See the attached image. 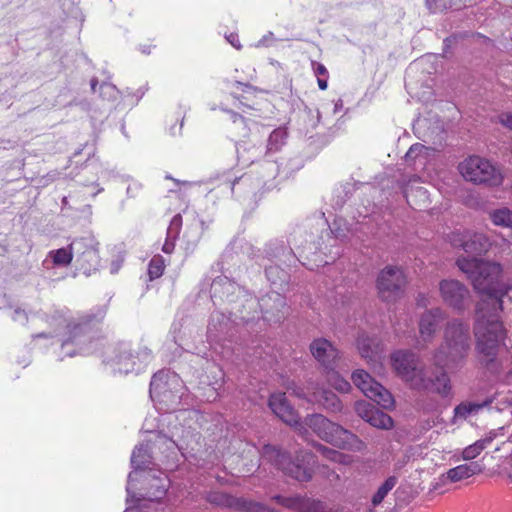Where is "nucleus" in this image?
<instances>
[{"mask_svg": "<svg viewBox=\"0 0 512 512\" xmlns=\"http://www.w3.org/2000/svg\"><path fill=\"white\" fill-rule=\"evenodd\" d=\"M457 266L471 280L475 291L481 296L476 305L473 332L479 353L493 357L507 337L501 319L502 297L508 287L500 281L502 268L499 263L477 258L461 257Z\"/></svg>", "mask_w": 512, "mask_h": 512, "instance_id": "f257e3e1", "label": "nucleus"}, {"mask_svg": "<svg viewBox=\"0 0 512 512\" xmlns=\"http://www.w3.org/2000/svg\"><path fill=\"white\" fill-rule=\"evenodd\" d=\"M106 314L104 307H98L87 313L72 314L67 309H57L46 315L48 330L34 335V339H51L52 344H59V359L88 355L95 352L98 340L94 341L87 334L89 324L101 321Z\"/></svg>", "mask_w": 512, "mask_h": 512, "instance_id": "f03ea898", "label": "nucleus"}, {"mask_svg": "<svg viewBox=\"0 0 512 512\" xmlns=\"http://www.w3.org/2000/svg\"><path fill=\"white\" fill-rule=\"evenodd\" d=\"M197 412L193 410H180L176 415H169L163 421L168 423L170 436L156 435L155 447L167 454L164 456L170 467L178 461L179 452L183 449V444H188L190 438L194 436L193 425Z\"/></svg>", "mask_w": 512, "mask_h": 512, "instance_id": "7ed1b4c3", "label": "nucleus"}, {"mask_svg": "<svg viewBox=\"0 0 512 512\" xmlns=\"http://www.w3.org/2000/svg\"><path fill=\"white\" fill-rule=\"evenodd\" d=\"M470 348V326L458 319L447 323L444 341L433 356L435 366H457L467 355Z\"/></svg>", "mask_w": 512, "mask_h": 512, "instance_id": "20e7f679", "label": "nucleus"}, {"mask_svg": "<svg viewBox=\"0 0 512 512\" xmlns=\"http://www.w3.org/2000/svg\"><path fill=\"white\" fill-rule=\"evenodd\" d=\"M184 394L183 382L174 372L161 370L153 375L150 382V397L156 404L161 405L159 409L170 411L167 416L176 415L181 410L176 411V408Z\"/></svg>", "mask_w": 512, "mask_h": 512, "instance_id": "39448f33", "label": "nucleus"}, {"mask_svg": "<svg viewBox=\"0 0 512 512\" xmlns=\"http://www.w3.org/2000/svg\"><path fill=\"white\" fill-rule=\"evenodd\" d=\"M151 360L152 354L147 347L133 353L128 343H119L106 349L103 362L113 373L128 374L141 372Z\"/></svg>", "mask_w": 512, "mask_h": 512, "instance_id": "423d86ee", "label": "nucleus"}, {"mask_svg": "<svg viewBox=\"0 0 512 512\" xmlns=\"http://www.w3.org/2000/svg\"><path fill=\"white\" fill-rule=\"evenodd\" d=\"M304 428H310L315 434L326 442L342 449L361 451L364 449V443L353 433L331 422L321 414L307 416L302 423ZM305 434H302L305 436Z\"/></svg>", "mask_w": 512, "mask_h": 512, "instance_id": "0eeeda50", "label": "nucleus"}, {"mask_svg": "<svg viewBox=\"0 0 512 512\" xmlns=\"http://www.w3.org/2000/svg\"><path fill=\"white\" fill-rule=\"evenodd\" d=\"M263 461L273 463L284 474L298 480L309 481L313 476L314 456L309 452H300L294 461L274 446L265 445L261 451Z\"/></svg>", "mask_w": 512, "mask_h": 512, "instance_id": "6e6552de", "label": "nucleus"}, {"mask_svg": "<svg viewBox=\"0 0 512 512\" xmlns=\"http://www.w3.org/2000/svg\"><path fill=\"white\" fill-rule=\"evenodd\" d=\"M141 480L147 492L145 494H140L142 498H137L135 491L137 488V482H134L135 487L132 490L130 502H128V498L126 502L128 507L127 510H131V512H150V508L147 506V502H154L161 500L165 495L169 487V479L167 476L161 471H155L151 468L147 470V472H143L138 476V481ZM156 512H165L164 510L156 511Z\"/></svg>", "mask_w": 512, "mask_h": 512, "instance_id": "1a4fd4ad", "label": "nucleus"}, {"mask_svg": "<svg viewBox=\"0 0 512 512\" xmlns=\"http://www.w3.org/2000/svg\"><path fill=\"white\" fill-rule=\"evenodd\" d=\"M458 170L466 181L474 184L496 186L502 182V175L498 169L489 160L479 156L464 159L460 162Z\"/></svg>", "mask_w": 512, "mask_h": 512, "instance_id": "9d476101", "label": "nucleus"}, {"mask_svg": "<svg viewBox=\"0 0 512 512\" xmlns=\"http://www.w3.org/2000/svg\"><path fill=\"white\" fill-rule=\"evenodd\" d=\"M260 167L263 172L261 178L255 179L252 175L245 174L235 179L230 185L232 193L239 197L242 195L256 196L260 190L270 188L272 185L271 181L279 173V166L275 160H264L261 162Z\"/></svg>", "mask_w": 512, "mask_h": 512, "instance_id": "9b49d317", "label": "nucleus"}, {"mask_svg": "<svg viewBox=\"0 0 512 512\" xmlns=\"http://www.w3.org/2000/svg\"><path fill=\"white\" fill-rule=\"evenodd\" d=\"M72 249L76 268L83 274L90 276L99 269V242L93 235L73 239Z\"/></svg>", "mask_w": 512, "mask_h": 512, "instance_id": "f8f14e48", "label": "nucleus"}, {"mask_svg": "<svg viewBox=\"0 0 512 512\" xmlns=\"http://www.w3.org/2000/svg\"><path fill=\"white\" fill-rule=\"evenodd\" d=\"M391 364L397 375L412 388L423 385L422 373L424 369L419 366L416 354L410 351L398 350L391 355Z\"/></svg>", "mask_w": 512, "mask_h": 512, "instance_id": "ddd939ff", "label": "nucleus"}, {"mask_svg": "<svg viewBox=\"0 0 512 512\" xmlns=\"http://www.w3.org/2000/svg\"><path fill=\"white\" fill-rule=\"evenodd\" d=\"M352 381L366 397L373 400L382 408L389 409L393 407L394 398L392 394L380 383L375 381L366 371L361 369L354 371Z\"/></svg>", "mask_w": 512, "mask_h": 512, "instance_id": "4468645a", "label": "nucleus"}, {"mask_svg": "<svg viewBox=\"0 0 512 512\" xmlns=\"http://www.w3.org/2000/svg\"><path fill=\"white\" fill-rule=\"evenodd\" d=\"M406 277L398 267H386L377 278V289L380 297L387 302H394L403 294Z\"/></svg>", "mask_w": 512, "mask_h": 512, "instance_id": "2eb2a0df", "label": "nucleus"}, {"mask_svg": "<svg viewBox=\"0 0 512 512\" xmlns=\"http://www.w3.org/2000/svg\"><path fill=\"white\" fill-rule=\"evenodd\" d=\"M304 391L293 384L292 387H288V390H292V393L300 398H305L309 402H316L321 404L326 410L331 412H339L342 409V404L339 398L331 391L323 388H319L318 384L313 380H308Z\"/></svg>", "mask_w": 512, "mask_h": 512, "instance_id": "dca6fc26", "label": "nucleus"}, {"mask_svg": "<svg viewBox=\"0 0 512 512\" xmlns=\"http://www.w3.org/2000/svg\"><path fill=\"white\" fill-rule=\"evenodd\" d=\"M211 296L213 299H226L229 302H234L233 296H236L237 299L245 298L246 304L244 308H246V306L250 308L256 304V299L252 297L247 298L248 296L245 291L226 276H219L213 280L211 284Z\"/></svg>", "mask_w": 512, "mask_h": 512, "instance_id": "f3484780", "label": "nucleus"}, {"mask_svg": "<svg viewBox=\"0 0 512 512\" xmlns=\"http://www.w3.org/2000/svg\"><path fill=\"white\" fill-rule=\"evenodd\" d=\"M356 346L360 356L370 364L373 369L380 370L383 364V347L376 337L365 332L359 333Z\"/></svg>", "mask_w": 512, "mask_h": 512, "instance_id": "a211bd4d", "label": "nucleus"}, {"mask_svg": "<svg viewBox=\"0 0 512 512\" xmlns=\"http://www.w3.org/2000/svg\"><path fill=\"white\" fill-rule=\"evenodd\" d=\"M152 455L150 453V447L148 443H141L137 445L131 455V465L133 467V471H131L128 475V481L126 486V492L128 493V502H130V497L133 488L135 487L134 482H138V476L143 472H147L146 468L149 467L151 462Z\"/></svg>", "mask_w": 512, "mask_h": 512, "instance_id": "6ab92c4d", "label": "nucleus"}, {"mask_svg": "<svg viewBox=\"0 0 512 512\" xmlns=\"http://www.w3.org/2000/svg\"><path fill=\"white\" fill-rule=\"evenodd\" d=\"M450 242L454 247H461L466 253L471 254H481L490 247L489 240L484 234L470 231L452 233Z\"/></svg>", "mask_w": 512, "mask_h": 512, "instance_id": "aec40b11", "label": "nucleus"}, {"mask_svg": "<svg viewBox=\"0 0 512 512\" xmlns=\"http://www.w3.org/2000/svg\"><path fill=\"white\" fill-rule=\"evenodd\" d=\"M439 291L443 301L457 310L465 308V302L469 298V290L461 282L454 279L442 280Z\"/></svg>", "mask_w": 512, "mask_h": 512, "instance_id": "412c9836", "label": "nucleus"}, {"mask_svg": "<svg viewBox=\"0 0 512 512\" xmlns=\"http://www.w3.org/2000/svg\"><path fill=\"white\" fill-rule=\"evenodd\" d=\"M269 407L273 413L288 425L294 426L300 434H305L306 429L298 421V416L293 407L287 402L284 393H274L270 396Z\"/></svg>", "mask_w": 512, "mask_h": 512, "instance_id": "4be33fe9", "label": "nucleus"}, {"mask_svg": "<svg viewBox=\"0 0 512 512\" xmlns=\"http://www.w3.org/2000/svg\"><path fill=\"white\" fill-rule=\"evenodd\" d=\"M210 502L233 508L240 512H277L259 502H253L244 498L234 497L225 493H215L210 496Z\"/></svg>", "mask_w": 512, "mask_h": 512, "instance_id": "5701e85b", "label": "nucleus"}, {"mask_svg": "<svg viewBox=\"0 0 512 512\" xmlns=\"http://www.w3.org/2000/svg\"><path fill=\"white\" fill-rule=\"evenodd\" d=\"M263 318L268 322H279L287 310L285 298L277 291H271L258 301Z\"/></svg>", "mask_w": 512, "mask_h": 512, "instance_id": "b1692460", "label": "nucleus"}, {"mask_svg": "<svg viewBox=\"0 0 512 512\" xmlns=\"http://www.w3.org/2000/svg\"><path fill=\"white\" fill-rule=\"evenodd\" d=\"M273 499L280 505L296 512H331L327 504L318 499L302 496L283 497L280 495L274 496Z\"/></svg>", "mask_w": 512, "mask_h": 512, "instance_id": "393cba45", "label": "nucleus"}, {"mask_svg": "<svg viewBox=\"0 0 512 512\" xmlns=\"http://www.w3.org/2000/svg\"><path fill=\"white\" fill-rule=\"evenodd\" d=\"M355 411L359 417L374 427L390 429L393 426V420L388 414L376 409L367 401H357Z\"/></svg>", "mask_w": 512, "mask_h": 512, "instance_id": "a878e982", "label": "nucleus"}, {"mask_svg": "<svg viewBox=\"0 0 512 512\" xmlns=\"http://www.w3.org/2000/svg\"><path fill=\"white\" fill-rule=\"evenodd\" d=\"M313 357L326 369L335 367L339 352L336 347L325 338H317L310 344Z\"/></svg>", "mask_w": 512, "mask_h": 512, "instance_id": "bb28decb", "label": "nucleus"}, {"mask_svg": "<svg viewBox=\"0 0 512 512\" xmlns=\"http://www.w3.org/2000/svg\"><path fill=\"white\" fill-rule=\"evenodd\" d=\"M440 370L433 376H427L426 371L422 373L423 385H416L415 389H424L436 392L442 396H447L450 393V378L444 371L445 366H437Z\"/></svg>", "mask_w": 512, "mask_h": 512, "instance_id": "cd10ccee", "label": "nucleus"}, {"mask_svg": "<svg viewBox=\"0 0 512 512\" xmlns=\"http://www.w3.org/2000/svg\"><path fill=\"white\" fill-rule=\"evenodd\" d=\"M443 319L444 312L439 308L426 311L421 316L419 321V333L421 341L424 343L430 342L433 339Z\"/></svg>", "mask_w": 512, "mask_h": 512, "instance_id": "c85d7f7f", "label": "nucleus"}, {"mask_svg": "<svg viewBox=\"0 0 512 512\" xmlns=\"http://www.w3.org/2000/svg\"><path fill=\"white\" fill-rule=\"evenodd\" d=\"M234 320L224 313L215 311L212 313L208 324V338L211 341L226 339L233 328Z\"/></svg>", "mask_w": 512, "mask_h": 512, "instance_id": "c756f323", "label": "nucleus"}, {"mask_svg": "<svg viewBox=\"0 0 512 512\" xmlns=\"http://www.w3.org/2000/svg\"><path fill=\"white\" fill-rule=\"evenodd\" d=\"M236 152L238 162L243 166L260 161L265 156V149H263L262 145H256L251 139L237 144Z\"/></svg>", "mask_w": 512, "mask_h": 512, "instance_id": "7c9ffc66", "label": "nucleus"}, {"mask_svg": "<svg viewBox=\"0 0 512 512\" xmlns=\"http://www.w3.org/2000/svg\"><path fill=\"white\" fill-rule=\"evenodd\" d=\"M74 259L72 242L67 247H62L48 252L43 265L50 269L53 267H67Z\"/></svg>", "mask_w": 512, "mask_h": 512, "instance_id": "2f4dec72", "label": "nucleus"}, {"mask_svg": "<svg viewBox=\"0 0 512 512\" xmlns=\"http://www.w3.org/2000/svg\"><path fill=\"white\" fill-rule=\"evenodd\" d=\"M288 140V131L286 127L280 126L268 133L265 146V156L269 157L279 151L286 145Z\"/></svg>", "mask_w": 512, "mask_h": 512, "instance_id": "473e14b6", "label": "nucleus"}, {"mask_svg": "<svg viewBox=\"0 0 512 512\" xmlns=\"http://www.w3.org/2000/svg\"><path fill=\"white\" fill-rule=\"evenodd\" d=\"M434 153V150L422 144L416 143L410 147L405 155L408 163H411L416 169L424 167L428 158Z\"/></svg>", "mask_w": 512, "mask_h": 512, "instance_id": "72a5a7b5", "label": "nucleus"}, {"mask_svg": "<svg viewBox=\"0 0 512 512\" xmlns=\"http://www.w3.org/2000/svg\"><path fill=\"white\" fill-rule=\"evenodd\" d=\"M483 466L478 462L458 465L447 472V479L451 482H458L467 479L473 475L481 473Z\"/></svg>", "mask_w": 512, "mask_h": 512, "instance_id": "f704fd0d", "label": "nucleus"}, {"mask_svg": "<svg viewBox=\"0 0 512 512\" xmlns=\"http://www.w3.org/2000/svg\"><path fill=\"white\" fill-rule=\"evenodd\" d=\"M488 217L495 226L512 230V209L500 206L491 209Z\"/></svg>", "mask_w": 512, "mask_h": 512, "instance_id": "c9c22d12", "label": "nucleus"}, {"mask_svg": "<svg viewBox=\"0 0 512 512\" xmlns=\"http://www.w3.org/2000/svg\"><path fill=\"white\" fill-rule=\"evenodd\" d=\"M493 439L494 436L489 435L467 446L462 452L463 459L472 460L476 458L485 448H487L492 443Z\"/></svg>", "mask_w": 512, "mask_h": 512, "instance_id": "e433bc0d", "label": "nucleus"}, {"mask_svg": "<svg viewBox=\"0 0 512 512\" xmlns=\"http://www.w3.org/2000/svg\"><path fill=\"white\" fill-rule=\"evenodd\" d=\"M315 447L321 453V455L332 462L340 463L343 465H349L352 462L351 456L333 450L322 444H316Z\"/></svg>", "mask_w": 512, "mask_h": 512, "instance_id": "4c0bfd02", "label": "nucleus"}, {"mask_svg": "<svg viewBox=\"0 0 512 512\" xmlns=\"http://www.w3.org/2000/svg\"><path fill=\"white\" fill-rule=\"evenodd\" d=\"M326 378L328 383L338 392L348 393L351 390L350 383L336 372L334 368L326 369Z\"/></svg>", "mask_w": 512, "mask_h": 512, "instance_id": "58836bf2", "label": "nucleus"}, {"mask_svg": "<svg viewBox=\"0 0 512 512\" xmlns=\"http://www.w3.org/2000/svg\"><path fill=\"white\" fill-rule=\"evenodd\" d=\"M484 404L478 403H461L454 409V416L456 419H466L469 415L476 414Z\"/></svg>", "mask_w": 512, "mask_h": 512, "instance_id": "ea45409f", "label": "nucleus"}, {"mask_svg": "<svg viewBox=\"0 0 512 512\" xmlns=\"http://www.w3.org/2000/svg\"><path fill=\"white\" fill-rule=\"evenodd\" d=\"M265 273H266L267 279L273 285L282 284L287 279L286 272L282 268H280L278 265L266 267Z\"/></svg>", "mask_w": 512, "mask_h": 512, "instance_id": "a19ab883", "label": "nucleus"}, {"mask_svg": "<svg viewBox=\"0 0 512 512\" xmlns=\"http://www.w3.org/2000/svg\"><path fill=\"white\" fill-rule=\"evenodd\" d=\"M165 264L161 256H154L148 265V275L150 280L159 278L164 272Z\"/></svg>", "mask_w": 512, "mask_h": 512, "instance_id": "79ce46f5", "label": "nucleus"}, {"mask_svg": "<svg viewBox=\"0 0 512 512\" xmlns=\"http://www.w3.org/2000/svg\"><path fill=\"white\" fill-rule=\"evenodd\" d=\"M404 196L407 200V203L413 208H416L415 206H417V204L414 201L415 197L421 198L423 202H426V200L428 199L427 191L423 187H418L415 190H413L412 188L409 189L408 187H405Z\"/></svg>", "mask_w": 512, "mask_h": 512, "instance_id": "37998d69", "label": "nucleus"}, {"mask_svg": "<svg viewBox=\"0 0 512 512\" xmlns=\"http://www.w3.org/2000/svg\"><path fill=\"white\" fill-rule=\"evenodd\" d=\"M221 111L225 112L228 114L229 116V120H231L232 123H234L235 125L239 126V127H242L243 130H245L246 128H248L249 130L251 129L249 126H248V122L246 121V119L244 118L243 115L229 109L226 105L224 104H220L219 107H218Z\"/></svg>", "mask_w": 512, "mask_h": 512, "instance_id": "c03bdc74", "label": "nucleus"}, {"mask_svg": "<svg viewBox=\"0 0 512 512\" xmlns=\"http://www.w3.org/2000/svg\"><path fill=\"white\" fill-rule=\"evenodd\" d=\"M100 95L104 100L116 101L120 95V92L115 85L104 82L100 86Z\"/></svg>", "mask_w": 512, "mask_h": 512, "instance_id": "a18cd8bd", "label": "nucleus"}, {"mask_svg": "<svg viewBox=\"0 0 512 512\" xmlns=\"http://www.w3.org/2000/svg\"><path fill=\"white\" fill-rule=\"evenodd\" d=\"M276 252L274 253V257L279 259L284 264H292L295 258V254L291 248H286L284 246L276 248Z\"/></svg>", "mask_w": 512, "mask_h": 512, "instance_id": "49530a36", "label": "nucleus"}, {"mask_svg": "<svg viewBox=\"0 0 512 512\" xmlns=\"http://www.w3.org/2000/svg\"><path fill=\"white\" fill-rule=\"evenodd\" d=\"M182 226V217L180 214L175 215L168 226L167 236L168 239H176L180 233Z\"/></svg>", "mask_w": 512, "mask_h": 512, "instance_id": "de8ad7c7", "label": "nucleus"}, {"mask_svg": "<svg viewBox=\"0 0 512 512\" xmlns=\"http://www.w3.org/2000/svg\"><path fill=\"white\" fill-rule=\"evenodd\" d=\"M11 318L14 322L20 325H25L28 321V314L21 308H15L12 311Z\"/></svg>", "mask_w": 512, "mask_h": 512, "instance_id": "09e8293b", "label": "nucleus"}, {"mask_svg": "<svg viewBox=\"0 0 512 512\" xmlns=\"http://www.w3.org/2000/svg\"><path fill=\"white\" fill-rule=\"evenodd\" d=\"M276 42V38L272 32H267L263 37L255 44L256 48L270 47Z\"/></svg>", "mask_w": 512, "mask_h": 512, "instance_id": "8fccbe9b", "label": "nucleus"}, {"mask_svg": "<svg viewBox=\"0 0 512 512\" xmlns=\"http://www.w3.org/2000/svg\"><path fill=\"white\" fill-rule=\"evenodd\" d=\"M311 65H312L314 74L317 76V78L318 77L328 78V71L323 64L316 62V61H312Z\"/></svg>", "mask_w": 512, "mask_h": 512, "instance_id": "3c124183", "label": "nucleus"}, {"mask_svg": "<svg viewBox=\"0 0 512 512\" xmlns=\"http://www.w3.org/2000/svg\"><path fill=\"white\" fill-rule=\"evenodd\" d=\"M320 473L330 482H336L339 480V475L327 466H323Z\"/></svg>", "mask_w": 512, "mask_h": 512, "instance_id": "603ef678", "label": "nucleus"}, {"mask_svg": "<svg viewBox=\"0 0 512 512\" xmlns=\"http://www.w3.org/2000/svg\"><path fill=\"white\" fill-rule=\"evenodd\" d=\"M232 88L240 89L246 93H251V92L257 91V89L255 87H253L252 85H250L249 83H243L240 81H234L232 83Z\"/></svg>", "mask_w": 512, "mask_h": 512, "instance_id": "864d4df0", "label": "nucleus"}, {"mask_svg": "<svg viewBox=\"0 0 512 512\" xmlns=\"http://www.w3.org/2000/svg\"><path fill=\"white\" fill-rule=\"evenodd\" d=\"M387 494H388V492H386L385 489L382 488V486H380L378 488L377 492L372 497V504L374 506L379 505L384 500V498L386 497Z\"/></svg>", "mask_w": 512, "mask_h": 512, "instance_id": "5fc2aeb1", "label": "nucleus"}, {"mask_svg": "<svg viewBox=\"0 0 512 512\" xmlns=\"http://www.w3.org/2000/svg\"><path fill=\"white\" fill-rule=\"evenodd\" d=\"M344 222L342 219H336L333 222V226L331 227V231L335 233L336 237H345V230L341 228V224Z\"/></svg>", "mask_w": 512, "mask_h": 512, "instance_id": "6e6d98bb", "label": "nucleus"}, {"mask_svg": "<svg viewBox=\"0 0 512 512\" xmlns=\"http://www.w3.org/2000/svg\"><path fill=\"white\" fill-rule=\"evenodd\" d=\"M499 121L502 125L512 130V114L505 113L499 116Z\"/></svg>", "mask_w": 512, "mask_h": 512, "instance_id": "4d7b16f0", "label": "nucleus"}, {"mask_svg": "<svg viewBox=\"0 0 512 512\" xmlns=\"http://www.w3.org/2000/svg\"><path fill=\"white\" fill-rule=\"evenodd\" d=\"M397 483V478L395 476L389 477L381 486L385 489L386 492H390Z\"/></svg>", "mask_w": 512, "mask_h": 512, "instance_id": "13d9d810", "label": "nucleus"}, {"mask_svg": "<svg viewBox=\"0 0 512 512\" xmlns=\"http://www.w3.org/2000/svg\"><path fill=\"white\" fill-rule=\"evenodd\" d=\"M140 187L141 186H140L139 183L132 182L127 187V195L130 196V197H134L137 194V192L139 191Z\"/></svg>", "mask_w": 512, "mask_h": 512, "instance_id": "bf43d9fd", "label": "nucleus"}, {"mask_svg": "<svg viewBox=\"0 0 512 512\" xmlns=\"http://www.w3.org/2000/svg\"><path fill=\"white\" fill-rule=\"evenodd\" d=\"M234 106L242 113H247L248 110L252 109L249 105L244 104L241 100L234 97Z\"/></svg>", "mask_w": 512, "mask_h": 512, "instance_id": "052dcab7", "label": "nucleus"}, {"mask_svg": "<svg viewBox=\"0 0 512 512\" xmlns=\"http://www.w3.org/2000/svg\"><path fill=\"white\" fill-rule=\"evenodd\" d=\"M227 40L236 49H240L241 48V44H240L239 38H238V36L236 34H230L229 36H227Z\"/></svg>", "mask_w": 512, "mask_h": 512, "instance_id": "680f3d73", "label": "nucleus"}, {"mask_svg": "<svg viewBox=\"0 0 512 512\" xmlns=\"http://www.w3.org/2000/svg\"><path fill=\"white\" fill-rule=\"evenodd\" d=\"M416 303L419 307H426L429 304V300L424 294H419L416 298Z\"/></svg>", "mask_w": 512, "mask_h": 512, "instance_id": "e2e57ef3", "label": "nucleus"}, {"mask_svg": "<svg viewBox=\"0 0 512 512\" xmlns=\"http://www.w3.org/2000/svg\"><path fill=\"white\" fill-rule=\"evenodd\" d=\"M123 259H117L111 263L110 271L112 274H115L119 271L122 265Z\"/></svg>", "mask_w": 512, "mask_h": 512, "instance_id": "0e129e2a", "label": "nucleus"}, {"mask_svg": "<svg viewBox=\"0 0 512 512\" xmlns=\"http://www.w3.org/2000/svg\"><path fill=\"white\" fill-rule=\"evenodd\" d=\"M175 239H166V242L163 245V251L166 253H170L173 250L174 244L173 241Z\"/></svg>", "mask_w": 512, "mask_h": 512, "instance_id": "69168bd1", "label": "nucleus"}, {"mask_svg": "<svg viewBox=\"0 0 512 512\" xmlns=\"http://www.w3.org/2000/svg\"><path fill=\"white\" fill-rule=\"evenodd\" d=\"M342 109H343V101L341 99H337L334 102L333 113L338 114L340 111H342Z\"/></svg>", "mask_w": 512, "mask_h": 512, "instance_id": "338daca9", "label": "nucleus"}, {"mask_svg": "<svg viewBox=\"0 0 512 512\" xmlns=\"http://www.w3.org/2000/svg\"><path fill=\"white\" fill-rule=\"evenodd\" d=\"M327 80H328V78H326V77H318L317 78L318 86L321 90L327 89V86H328Z\"/></svg>", "mask_w": 512, "mask_h": 512, "instance_id": "774afa93", "label": "nucleus"}]
</instances>
